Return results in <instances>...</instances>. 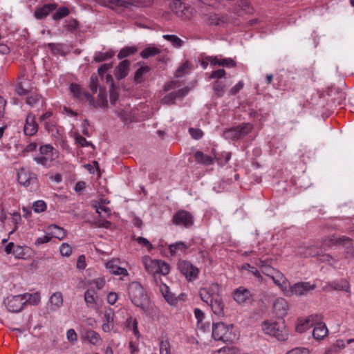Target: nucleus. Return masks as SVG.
<instances>
[{"instance_id":"obj_5","label":"nucleus","mask_w":354,"mask_h":354,"mask_svg":"<svg viewBox=\"0 0 354 354\" xmlns=\"http://www.w3.org/2000/svg\"><path fill=\"white\" fill-rule=\"evenodd\" d=\"M143 263L145 270L151 274H162L167 275L170 271L169 265L161 260L152 259L149 257H145Z\"/></svg>"},{"instance_id":"obj_9","label":"nucleus","mask_w":354,"mask_h":354,"mask_svg":"<svg viewBox=\"0 0 354 354\" xmlns=\"http://www.w3.org/2000/svg\"><path fill=\"white\" fill-rule=\"evenodd\" d=\"M177 267L180 272L189 281H193L198 277L199 270L194 266L191 262L180 260L178 261Z\"/></svg>"},{"instance_id":"obj_42","label":"nucleus","mask_w":354,"mask_h":354,"mask_svg":"<svg viewBox=\"0 0 354 354\" xmlns=\"http://www.w3.org/2000/svg\"><path fill=\"white\" fill-rule=\"evenodd\" d=\"M162 37L175 48H180L183 43L182 39L175 35H164Z\"/></svg>"},{"instance_id":"obj_41","label":"nucleus","mask_w":354,"mask_h":354,"mask_svg":"<svg viewBox=\"0 0 354 354\" xmlns=\"http://www.w3.org/2000/svg\"><path fill=\"white\" fill-rule=\"evenodd\" d=\"M150 71V67L148 66L140 67L135 73L134 81L136 83H141L143 80L142 77Z\"/></svg>"},{"instance_id":"obj_58","label":"nucleus","mask_w":354,"mask_h":354,"mask_svg":"<svg viewBox=\"0 0 354 354\" xmlns=\"http://www.w3.org/2000/svg\"><path fill=\"white\" fill-rule=\"evenodd\" d=\"M32 207L35 212L39 213L46 209V204L43 201H37L33 203Z\"/></svg>"},{"instance_id":"obj_8","label":"nucleus","mask_w":354,"mask_h":354,"mask_svg":"<svg viewBox=\"0 0 354 354\" xmlns=\"http://www.w3.org/2000/svg\"><path fill=\"white\" fill-rule=\"evenodd\" d=\"M252 131V125L249 123H243L239 126L226 129L223 132V136L226 139H239L248 135Z\"/></svg>"},{"instance_id":"obj_50","label":"nucleus","mask_w":354,"mask_h":354,"mask_svg":"<svg viewBox=\"0 0 354 354\" xmlns=\"http://www.w3.org/2000/svg\"><path fill=\"white\" fill-rule=\"evenodd\" d=\"M119 98V93L115 89L113 83L111 85V88L109 89V100L111 105H115L117 100Z\"/></svg>"},{"instance_id":"obj_15","label":"nucleus","mask_w":354,"mask_h":354,"mask_svg":"<svg viewBox=\"0 0 354 354\" xmlns=\"http://www.w3.org/2000/svg\"><path fill=\"white\" fill-rule=\"evenodd\" d=\"M206 59L210 63L212 66H225L227 68H234L236 66V62L232 58H219L218 56H208L206 57Z\"/></svg>"},{"instance_id":"obj_26","label":"nucleus","mask_w":354,"mask_h":354,"mask_svg":"<svg viewBox=\"0 0 354 354\" xmlns=\"http://www.w3.org/2000/svg\"><path fill=\"white\" fill-rule=\"evenodd\" d=\"M97 292L91 286L84 292V301L87 307L93 308L96 304Z\"/></svg>"},{"instance_id":"obj_23","label":"nucleus","mask_w":354,"mask_h":354,"mask_svg":"<svg viewBox=\"0 0 354 354\" xmlns=\"http://www.w3.org/2000/svg\"><path fill=\"white\" fill-rule=\"evenodd\" d=\"M317 319H318V315H315L308 317L304 321H299L297 324L296 330L299 333L305 332L310 327L313 326L314 322Z\"/></svg>"},{"instance_id":"obj_3","label":"nucleus","mask_w":354,"mask_h":354,"mask_svg":"<svg viewBox=\"0 0 354 354\" xmlns=\"http://www.w3.org/2000/svg\"><path fill=\"white\" fill-rule=\"evenodd\" d=\"M128 295L131 302L143 312L146 311L147 305L149 301L147 295L141 284L138 281H133L128 287Z\"/></svg>"},{"instance_id":"obj_36","label":"nucleus","mask_w":354,"mask_h":354,"mask_svg":"<svg viewBox=\"0 0 354 354\" xmlns=\"http://www.w3.org/2000/svg\"><path fill=\"white\" fill-rule=\"evenodd\" d=\"M131 5L129 1L124 0H107L106 6L112 10L118 8H128Z\"/></svg>"},{"instance_id":"obj_24","label":"nucleus","mask_w":354,"mask_h":354,"mask_svg":"<svg viewBox=\"0 0 354 354\" xmlns=\"http://www.w3.org/2000/svg\"><path fill=\"white\" fill-rule=\"evenodd\" d=\"M252 8L248 0H240L237 5L234 8V12L238 16H241L244 13H251Z\"/></svg>"},{"instance_id":"obj_45","label":"nucleus","mask_w":354,"mask_h":354,"mask_svg":"<svg viewBox=\"0 0 354 354\" xmlns=\"http://www.w3.org/2000/svg\"><path fill=\"white\" fill-rule=\"evenodd\" d=\"M69 14V9L63 6L57 10V11L53 15L52 18L53 19L57 21L68 16Z\"/></svg>"},{"instance_id":"obj_31","label":"nucleus","mask_w":354,"mask_h":354,"mask_svg":"<svg viewBox=\"0 0 354 354\" xmlns=\"http://www.w3.org/2000/svg\"><path fill=\"white\" fill-rule=\"evenodd\" d=\"M329 286L335 290L350 292V285L347 280L341 279L339 281H334L329 284Z\"/></svg>"},{"instance_id":"obj_35","label":"nucleus","mask_w":354,"mask_h":354,"mask_svg":"<svg viewBox=\"0 0 354 354\" xmlns=\"http://www.w3.org/2000/svg\"><path fill=\"white\" fill-rule=\"evenodd\" d=\"M115 55V52L113 50H109L106 52H96L93 60L95 62H101L112 58Z\"/></svg>"},{"instance_id":"obj_64","label":"nucleus","mask_w":354,"mask_h":354,"mask_svg":"<svg viewBox=\"0 0 354 354\" xmlns=\"http://www.w3.org/2000/svg\"><path fill=\"white\" fill-rule=\"evenodd\" d=\"M286 354H310V352L304 347H297L288 351Z\"/></svg>"},{"instance_id":"obj_4","label":"nucleus","mask_w":354,"mask_h":354,"mask_svg":"<svg viewBox=\"0 0 354 354\" xmlns=\"http://www.w3.org/2000/svg\"><path fill=\"white\" fill-rule=\"evenodd\" d=\"M232 324L226 325L223 322L214 324L212 326V337L216 341L225 343L232 342L236 339V334L233 331Z\"/></svg>"},{"instance_id":"obj_59","label":"nucleus","mask_w":354,"mask_h":354,"mask_svg":"<svg viewBox=\"0 0 354 354\" xmlns=\"http://www.w3.org/2000/svg\"><path fill=\"white\" fill-rule=\"evenodd\" d=\"M91 286H94V289L101 290L105 285V281L102 278H98L89 282Z\"/></svg>"},{"instance_id":"obj_47","label":"nucleus","mask_w":354,"mask_h":354,"mask_svg":"<svg viewBox=\"0 0 354 354\" xmlns=\"http://www.w3.org/2000/svg\"><path fill=\"white\" fill-rule=\"evenodd\" d=\"M126 326L130 330H133V334L137 336L139 334L138 328V322L136 319H133L131 317L126 320Z\"/></svg>"},{"instance_id":"obj_60","label":"nucleus","mask_w":354,"mask_h":354,"mask_svg":"<svg viewBox=\"0 0 354 354\" xmlns=\"http://www.w3.org/2000/svg\"><path fill=\"white\" fill-rule=\"evenodd\" d=\"M226 72L224 69H218L216 71H213L209 76V79H221L225 77Z\"/></svg>"},{"instance_id":"obj_22","label":"nucleus","mask_w":354,"mask_h":354,"mask_svg":"<svg viewBox=\"0 0 354 354\" xmlns=\"http://www.w3.org/2000/svg\"><path fill=\"white\" fill-rule=\"evenodd\" d=\"M270 278L272 279L274 284L280 287L283 292H285V290L288 288V283L283 274L276 270Z\"/></svg>"},{"instance_id":"obj_46","label":"nucleus","mask_w":354,"mask_h":354,"mask_svg":"<svg viewBox=\"0 0 354 354\" xmlns=\"http://www.w3.org/2000/svg\"><path fill=\"white\" fill-rule=\"evenodd\" d=\"M26 82H20L15 86V91L19 95H26L31 92L32 89L26 86Z\"/></svg>"},{"instance_id":"obj_10","label":"nucleus","mask_w":354,"mask_h":354,"mask_svg":"<svg viewBox=\"0 0 354 354\" xmlns=\"http://www.w3.org/2000/svg\"><path fill=\"white\" fill-rule=\"evenodd\" d=\"M172 223L176 225L189 228L194 225V219L189 212L186 210H179L173 216Z\"/></svg>"},{"instance_id":"obj_34","label":"nucleus","mask_w":354,"mask_h":354,"mask_svg":"<svg viewBox=\"0 0 354 354\" xmlns=\"http://www.w3.org/2000/svg\"><path fill=\"white\" fill-rule=\"evenodd\" d=\"M83 337L93 345L97 344L100 341L99 334L92 330L85 331L83 334Z\"/></svg>"},{"instance_id":"obj_53","label":"nucleus","mask_w":354,"mask_h":354,"mask_svg":"<svg viewBox=\"0 0 354 354\" xmlns=\"http://www.w3.org/2000/svg\"><path fill=\"white\" fill-rule=\"evenodd\" d=\"M330 241L333 242V243L336 245H346L347 243H350L351 241V239L349 237L347 236H342L339 238H336L335 236H333Z\"/></svg>"},{"instance_id":"obj_44","label":"nucleus","mask_w":354,"mask_h":354,"mask_svg":"<svg viewBox=\"0 0 354 354\" xmlns=\"http://www.w3.org/2000/svg\"><path fill=\"white\" fill-rule=\"evenodd\" d=\"M95 105L97 107L108 108V101L106 100V92L105 91H102L101 88H100L98 98L95 102Z\"/></svg>"},{"instance_id":"obj_62","label":"nucleus","mask_w":354,"mask_h":354,"mask_svg":"<svg viewBox=\"0 0 354 354\" xmlns=\"http://www.w3.org/2000/svg\"><path fill=\"white\" fill-rule=\"evenodd\" d=\"M53 147L50 144L42 145L39 147L40 155L47 156L49 153L53 152Z\"/></svg>"},{"instance_id":"obj_32","label":"nucleus","mask_w":354,"mask_h":354,"mask_svg":"<svg viewBox=\"0 0 354 354\" xmlns=\"http://www.w3.org/2000/svg\"><path fill=\"white\" fill-rule=\"evenodd\" d=\"M22 297L24 298V301H25V304L28 303L30 305L37 306L41 301V295L38 292L33 294L26 293L22 295Z\"/></svg>"},{"instance_id":"obj_20","label":"nucleus","mask_w":354,"mask_h":354,"mask_svg":"<svg viewBox=\"0 0 354 354\" xmlns=\"http://www.w3.org/2000/svg\"><path fill=\"white\" fill-rule=\"evenodd\" d=\"M118 260L113 259L106 263V269L115 275H128L127 269L121 268L118 264Z\"/></svg>"},{"instance_id":"obj_61","label":"nucleus","mask_w":354,"mask_h":354,"mask_svg":"<svg viewBox=\"0 0 354 354\" xmlns=\"http://www.w3.org/2000/svg\"><path fill=\"white\" fill-rule=\"evenodd\" d=\"M244 86V83L243 81H239L235 86H234L232 88H231L228 91L229 95H235L236 93H238Z\"/></svg>"},{"instance_id":"obj_37","label":"nucleus","mask_w":354,"mask_h":354,"mask_svg":"<svg viewBox=\"0 0 354 354\" xmlns=\"http://www.w3.org/2000/svg\"><path fill=\"white\" fill-rule=\"evenodd\" d=\"M49 230L52 234V236L62 240L66 235V232L64 228L57 226V225H51L48 227Z\"/></svg>"},{"instance_id":"obj_2","label":"nucleus","mask_w":354,"mask_h":354,"mask_svg":"<svg viewBox=\"0 0 354 354\" xmlns=\"http://www.w3.org/2000/svg\"><path fill=\"white\" fill-rule=\"evenodd\" d=\"M261 326L266 334L274 337L279 341L283 342L288 338V331L284 320L281 319L274 322L264 321Z\"/></svg>"},{"instance_id":"obj_19","label":"nucleus","mask_w":354,"mask_h":354,"mask_svg":"<svg viewBox=\"0 0 354 354\" xmlns=\"http://www.w3.org/2000/svg\"><path fill=\"white\" fill-rule=\"evenodd\" d=\"M273 309L278 316L286 315L288 310V304L285 299L282 297L277 298L273 304Z\"/></svg>"},{"instance_id":"obj_21","label":"nucleus","mask_w":354,"mask_h":354,"mask_svg":"<svg viewBox=\"0 0 354 354\" xmlns=\"http://www.w3.org/2000/svg\"><path fill=\"white\" fill-rule=\"evenodd\" d=\"M130 66L129 60H123L119 63L115 69V77L117 80H122L127 76Z\"/></svg>"},{"instance_id":"obj_27","label":"nucleus","mask_w":354,"mask_h":354,"mask_svg":"<svg viewBox=\"0 0 354 354\" xmlns=\"http://www.w3.org/2000/svg\"><path fill=\"white\" fill-rule=\"evenodd\" d=\"M328 334V328L322 322L317 323L313 330V337L316 339H323Z\"/></svg>"},{"instance_id":"obj_16","label":"nucleus","mask_w":354,"mask_h":354,"mask_svg":"<svg viewBox=\"0 0 354 354\" xmlns=\"http://www.w3.org/2000/svg\"><path fill=\"white\" fill-rule=\"evenodd\" d=\"M115 313L112 309L106 310L103 316V324L102 328L104 332L109 333L114 328Z\"/></svg>"},{"instance_id":"obj_28","label":"nucleus","mask_w":354,"mask_h":354,"mask_svg":"<svg viewBox=\"0 0 354 354\" xmlns=\"http://www.w3.org/2000/svg\"><path fill=\"white\" fill-rule=\"evenodd\" d=\"M160 291L161 292L165 299L170 304H174L176 301V297L170 292L169 288L165 283L160 285Z\"/></svg>"},{"instance_id":"obj_40","label":"nucleus","mask_w":354,"mask_h":354,"mask_svg":"<svg viewBox=\"0 0 354 354\" xmlns=\"http://www.w3.org/2000/svg\"><path fill=\"white\" fill-rule=\"evenodd\" d=\"M138 48L136 46H127L120 50L117 57L119 59L127 57L136 53Z\"/></svg>"},{"instance_id":"obj_7","label":"nucleus","mask_w":354,"mask_h":354,"mask_svg":"<svg viewBox=\"0 0 354 354\" xmlns=\"http://www.w3.org/2000/svg\"><path fill=\"white\" fill-rule=\"evenodd\" d=\"M315 288L316 286L315 284H310L309 282H298L292 286L288 284L284 294L288 297H290L294 295L297 296H301L315 290Z\"/></svg>"},{"instance_id":"obj_55","label":"nucleus","mask_w":354,"mask_h":354,"mask_svg":"<svg viewBox=\"0 0 354 354\" xmlns=\"http://www.w3.org/2000/svg\"><path fill=\"white\" fill-rule=\"evenodd\" d=\"M160 354H170V344L168 340L160 342Z\"/></svg>"},{"instance_id":"obj_49","label":"nucleus","mask_w":354,"mask_h":354,"mask_svg":"<svg viewBox=\"0 0 354 354\" xmlns=\"http://www.w3.org/2000/svg\"><path fill=\"white\" fill-rule=\"evenodd\" d=\"M75 142L77 145H79L80 147H88L91 146L92 147H94L93 144L86 140L85 138L82 136L78 133H76L75 135Z\"/></svg>"},{"instance_id":"obj_56","label":"nucleus","mask_w":354,"mask_h":354,"mask_svg":"<svg viewBox=\"0 0 354 354\" xmlns=\"http://www.w3.org/2000/svg\"><path fill=\"white\" fill-rule=\"evenodd\" d=\"M189 133L191 137L194 140H198L203 136V132L201 129L197 128H189Z\"/></svg>"},{"instance_id":"obj_51","label":"nucleus","mask_w":354,"mask_h":354,"mask_svg":"<svg viewBox=\"0 0 354 354\" xmlns=\"http://www.w3.org/2000/svg\"><path fill=\"white\" fill-rule=\"evenodd\" d=\"M48 48L54 55L59 54L62 52L63 45L58 43H48L47 44Z\"/></svg>"},{"instance_id":"obj_14","label":"nucleus","mask_w":354,"mask_h":354,"mask_svg":"<svg viewBox=\"0 0 354 354\" xmlns=\"http://www.w3.org/2000/svg\"><path fill=\"white\" fill-rule=\"evenodd\" d=\"M38 131V124L35 121V115L30 113L26 118V123L24 128V133L26 136H33Z\"/></svg>"},{"instance_id":"obj_18","label":"nucleus","mask_w":354,"mask_h":354,"mask_svg":"<svg viewBox=\"0 0 354 354\" xmlns=\"http://www.w3.org/2000/svg\"><path fill=\"white\" fill-rule=\"evenodd\" d=\"M56 3H48L42 7L37 8L35 10L34 15L37 19H43L46 18L50 12L54 11L57 8Z\"/></svg>"},{"instance_id":"obj_48","label":"nucleus","mask_w":354,"mask_h":354,"mask_svg":"<svg viewBox=\"0 0 354 354\" xmlns=\"http://www.w3.org/2000/svg\"><path fill=\"white\" fill-rule=\"evenodd\" d=\"M239 349L235 346H224L217 350L214 354H239Z\"/></svg>"},{"instance_id":"obj_39","label":"nucleus","mask_w":354,"mask_h":354,"mask_svg":"<svg viewBox=\"0 0 354 354\" xmlns=\"http://www.w3.org/2000/svg\"><path fill=\"white\" fill-rule=\"evenodd\" d=\"M213 90L216 97H221L223 96L225 91V84L219 80H216L213 83Z\"/></svg>"},{"instance_id":"obj_11","label":"nucleus","mask_w":354,"mask_h":354,"mask_svg":"<svg viewBox=\"0 0 354 354\" xmlns=\"http://www.w3.org/2000/svg\"><path fill=\"white\" fill-rule=\"evenodd\" d=\"M5 304L10 312L19 313L23 309L25 301L22 295L10 296L7 297Z\"/></svg>"},{"instance_id":"obj_38","label":"nucleus","mask_w":354,"mask_h":354,"mask_svg":"<svg viewBox=\"0 0 354 354\" xmlns=\"http://www.w3.org/2000/svg\"><path fill=\"white\" fill-rule=\"evenodd\" d=\"M160 53V50L156 46H150L145 48L141 53L140 55L143 59H147L149 57L154 56Z\"/></svg>"},{"instance_id":"obj_6","label":"nucleus","mask_w":354,"mask_h":354,"mask_svg":"<svg viewBox=\"0 0 354 354\" xmlns=\"http://www.w3.org/2000/svg\"><path fill=\"white\" fill-rule=\"evenodd\" d=\"M171 8L176 16L183 20H190L196 12V10L191 6L184 3L180 0H174L171 5Z\"/></svg>"},{"instance_id":"obj_1","label":"nucleus","mask_w":354,"mask_h":354,"mask_svg":"<svg viewBox=\"0 0 354 354\" xmlns=\"http://www.w3.org/2000/svg\"><path fill=\"white\" fill-rule=\"evenodd\" d=\"M218 289V285L213 283L209 287L201 288L199 295L201 299L211 307L215 315L223 316L224 303L217 292Z\"/></svg>"},{"instance_id":"obj_13","label":"nucleus","mask_w":354,"mask_h":354,"mask_svg":"<svg viewBox=\"0 0 354 354\" xmlns=\"http://www.w3.org/2000/svg\"><path fill=\"white\" fill-rule=\"evenodd\" d=\"M17 179L21 185L25 187L30 185H37V178L33 174L26 171L25 169H21L17 175Z\"/></svg>"},{"instance_id":"obj_52","label":"nucleus","mask_w":354,"mask_h":354,"mask_svg":"<svg viewBox=\"0 0 354 354\" xmlns=\"http://www.w3.org/2000/svg\"><path fill=\"white\" fill-rule=\"evenodd\" d=\"M41 99V96L39 94H33L26 97V102L30 106H34L36 104L39 103Z\"/></svg>"},{"instance_id":"obj_12","label":"nucleus","mask_w":354,"mask_h":354,"mask_svg":"<svg viewBox=\"0 0 354 354\" xmlns=\"http://www.w3.org/2000/svg\"><path fill=\"white\" fill-rule=\"evenodd\" d=\"M233 298L239 304H246L252 301V295L250 291L241 286L233 292Z\"/></svg>"},{"instance_id":"obj_30","label":"nucleus","mask_w":354,"mask_h":354,"mask_svg":"<svg viewBox=\"0 0 354 354\" xmlns=\"http://www.w3.org/2000/svg\"><path fill=\"white\" fill-rule=\"evenodd\" d=\"M320 252V249L316 246L311 245L307 248H301L299 252V254L301 257L307 258L312 257H318L319 253Z\"/></svg>"},{"instance_id":"obj_17","label":"nucleus","mask_w":354,"mask_h":354,"mask_svg":"<svg viewBox=\"0 0 354 354\" xmlns=\"http://www.w3.org/2000/svg\"><path fill=\"white\" fill-rule=\"evenodd\" d=\"M63 295L60 292L53 293L49 298L48 308L51 311H55L63 305Z\"/></svg>"},{"instance_id":"obj_43","label":"nucleus","mask_w":354,"mask_h":354,"mask_svg":"<svg viewBox=\"0 0 354 354\" xmlns=\"http://www.w3.org/2000/svg\"><path fill=\"white\" fill-rule=\"evenodd\" d=\"M188 247L189 245H187L184 242L179 241L171 244L169 246V249L171 254L174 255L178 250L185 251Z\"/></svg>"},{"instance_id":"obj_63","label":"nucleus","mask_w":354,"mask_h":354,"mask_svg":"<svg viewBox=\"0 0 354 354\" xmlns=\"http://www.w3.org/2000/svg\"><path fill=\"white\" fill-rule=\"evenodd\" d=\"M34 160L39 165L44 167H47L48 163V158L46 156L39 155L34 157Z\"/></svg>"},{"instance_id":"obj_33","label":"nucleus","mask_w":354,"mask_h":354,"mask_svg":"<svg viewBox=\"0 0 354 354\" xmlns=\"http://www.w3.org/2000/svg\"><path fill=\"white\" fill-rule=\"evenodd\" d=\"M194 158L198 163L203 164L205 165H209L213 163V158L201 151H196L194 153Z\"/></svg>"},{"instance_id":"obj_54","label":"nucleus","mask_w":354,"mask_h":354,"mask_svg":"<svg viewBox=\"0 0 354 354\" xmlns=\"http://www.w3.org/2000/svg\"><path fill=\"white\" fill-rule=\"evenodd\" d=\"M66 27L69 32H74L79 28V22L75 19H69L66 22Z\"/></svg>"},{"instance_id":"obj_57","label":"nucleus","mask_w":354,"mask_h":354,"mask_svg":"<svg viewBox=\"0 0 354 354\" xmlns=\"http://www.w3.org/2000/svg\"><path fill=\"white\" fill-rule=\"evenodd\" d=\"M60 253L64 257H69L72 254L71 247L66 243H63L59 248Z\"/></svg>"},{"instance_id":"obj_25","label":"nucleus","mask_w":354,"mask_h":354,"mask_svg":"<svg viewBox=\"0 0 354 354\" xmlns=\"http://www.w3.org/2000/svg\"><path fill=\"white\" fill-rule=\"evenodd\" d=\"M206 24L209 26H218L227 21V18L224 15L216 13H211L205 19Z\"/></svg>"},{"instance_id":"obj_29","label":"nucleus","mask_w":354,"mask_h":354,"mask_svg":"<svg viewBox=\"0 0 354 354\" xmlns=\"http://www.w3.org/2000/svg\"><path fill=\"white\" fill-rule=\"evenodd\" d=\"M92 205L96 209V212L99 214V216L102 218H106L111 216V209L105 205H100L98 201H93Z\"/></svg>"}]
</instances>
